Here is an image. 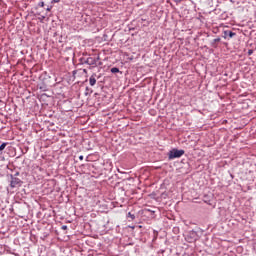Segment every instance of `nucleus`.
Returning <instances> with one entry per match:
<instances>
[{
    "label": "nucleus",
    "mask_w": 256,
    "mask_h": 256,
    "mask_svg": "<svg viewBox=\"0 0 256 256\" xmlns=\"http://www.w3.org/2000/svg\"><path fill=\"white\" fill-rule=\"evenodd\" d=\"M185 155V150H179L177 148H174L169 151L168 153V159L169 161H173V159H179Z\"/></svg>",
    "instance_id": "nucleus-1"
},
{
    "label": "nucleus",
    "mask_w": 256,
    "mask_h": 256,
    "mask_svg": "<svg viewBox=\"0 0 256 256\" xmlns=\"http://www.w3.org/2000/svg\"><path fill=\"white\" fill-rule=\"evenodd\" d=\"M198 235L197 232L194 230H191L190 232H188V234L185 237V240L188 243H195V240L197 239Z\"/></svg>",
    "instance_id": "nucleus-2"
},
{
    "label": "nucleus",
    "mask_w": 256,
    "mask_h": 256,
    "mask_svg": "<svg viewBox=\"0 0 256 256\" xmlns=\"http://www.w3.org/2000/svg\"><path fill=\"white\" fill-rule=\"evenodd\" d=\"M21 186V179L14 177L13 175H11V182H10V187L12 189H15V187H19Z\"/></svg>",
    "instance_id": "nucleus-3"
},
{
    "label": "nucleus",
    "mask_w": 256,
    "mask_h": 256,
    "mask_svg": "<svg viewBox=\"0 0 256 256\" xmlns=\"http://www.w3.org/2000/svg\"><path fill=\"white\" fill-rule=\"evenodd\" d=\"M99 56L96 57V58H93V57H88L86 58V61H84V63H86V65H97V61H99Z\"/></svg>",
    "instance_id": "nucleus-4"
},
{
    "label": "nucleus",
    "mask_w": 256,
    "mask_h": 256,
    "mask_svg": "<svg viewBox=\"0 0 256 256\" xmlns=\"http://www.w3.org/2000/svg\"><path fill=\"white\" fill-rule=\"evenodd\" d=\"M223 33H224V36H223L224 39H227V37H229V39H233V37H235V35H237L235 32H233L231 30H226Z\"/></svg>",
    "instance_id": "nucleus-5"
},
{
    "label": "nucleus",
    "mask_w": 256,
    "mask_h": 256,
    "mask_svg": "<svg viewBox=\"0 0 256 256\" xmlns=\"http://www.w3.org/2000/svg\"><path fill=\"white\" fill-rule=\"evenodd\" d=\"M97 77L96 73H93L90 78H89V83L91 87H95L96 83H97V79L95 78Z\"/></svg>",
    "instance_id": "nucleus-6"
},
{
    "label": "nucleus",
    "mask_w": 256,
    "mask_h": 256,
    "mask_svg": "<svg viewBox=\"0 0 256 256\" xmlns=\"http://www.w3.org/2000/svg\"><path fill=\"white\" fill-rule=\"evenodd\" d=\"M221 41V38H216L211 42V47L217 48V43Z\"/></svg>",
    "instance_id": "nucleus-7"
},
{
    "label": "nucleus",
    "mask_w": 256,
    "mask_h": 256,
    "mask_svg": "<svg viewBox=\"0 0 256 256\" xmlns=\"http://www.w3.org/2000/svg\"><path fill=\"white\" fill-rule=\"evenodd\" d=\"M37 15H40V17L38 18L40 23H43V21H45V15H41V13L37 12Z\"/></svg>",
    "instance_id": "nucleus-8"
},
{
    "label": "nucleus",
    "mask_w": 256,
    "mask_h": 256,
    "mask_svg": "<svg viewBox=\"0 0 256 256\" xmlns=\"http://www.w3.org/2000/svg\"><path fill=\"white\" fill-rule=\"evenodd\" d=\"M85 61H87V58H80L79 59V62H80V65H86V62Z\"/></svg>",
    "instance_id": "nucleus-9"
},
{
    "label": "nucleus",
    "mask_w": 256,
    "mask_h": 256,
    "mask_svg": "<svg viewBox=\"0 0 256 256\" xmlns=\"http://www.w3.org/2000/svg\"><path fill=\"white\" fill-rule=\"evenodd\" d=\"M127 217H129L130 219H132V221H135V214H132L131 212H129L127 214Z\"/></svg>",
    "instance_id": "nucleus-10"
},
{
    "label": "nucleus",
    "mask_w": 256,
    "mask_h": 256,
    "mask_svg": "<svg viewBox=\"0 0 256 256\" xmlns=\"http://www.w3.org/2000/svg\"><path fill=\"white\" fill-rule=\"evenodd\" d=\"M7 147V142H4L0 145V151H3Z\"/></svg>",
    "instance_id": "nucleus-11"
},
{
    "label": "nucleus",
    "mask_w": 256,
    "mask_h": 256,
    "mask_svg": "<svg viewBox=\"0 0 256 256\" xmlns=\"http://www.w3.org/2000/svg\"><path fill=\"white\" fill-rule=\"evenodd\" d=\"M111 73H119V68H117V67H113V68H111Z\"/></svg>",
    "instance_id": "nucleus-12"
},
{
    "label": "nucleus",
    "mask_w": 256,
    "mask_h": 256,
    "mask_svg": "<svg viewBox=\"0 0 256 256\" xmlns=\"http://www.w3.org/2000/svg\"><path fill=\"white\" fill-rule=\"evenodd\" d=\"M38 6H39V7H45V2H39V3H38Z\"/></svg>",
    "instance_id": "nucleus-13"
},
{
    "label": "nucleus",
    "mask_w": 256,
    "mask_h": 256,
    "mask_svg": "<svg viewBox=\"0 0 256 256\" xmlns=\"http://www.w3.org/2000/svg\"><path fill=\"white\" fill-rule=\"evenodd\" d=\"M63 231L67 230V225L62 226Z\"/></svg>",
    "instance_id": "nucleus-14"
},
{
    "label": "nucleus",
    "mask_w": 256,
    "mask_h": 256,
    "mask_svg": "<svg viewBox=\"0 0 256 256\" xmlns=\"http://www.w3.org/2000/svg\"><path fill=\"white\" fill-rule=\"evenodd\" d=\"M248 55H253V50H249Z\"/></svg>",
    "instance_id": "nucleus-15"
},
{
    "label": "nucleus",
    "mask_w": 256,
    "mask_h": 256,
    "mask_svg": "<svg viewBox=\"0 0 256 256\" xmlns=\"http://www.w3.org/2000/svg\"><path fill=\"white\" fill-rule=\"evenodd\" d=\"M175 1V3H181V1H183V0H174Z\"/></svg>",
    "instance_id": "nucleus-16"
},
{
    "label": "nucleus",
    "mask_w": 256,
    "mask_h": 256,
    "mask_svg": "<svg viewBox=\"0 0 256 256\" xmlns=\"http://www.w3.org/2000/svg\"><path fill=\"white\" fill-rule=\"evenodd\" d=\"M79 160L83 161V155L79 156Z\"/></svg>",
    "instance_id": "nucleus-17"
},
{
    "label": "nucleus",
    "mask_w": 256,
    "mask_h": 256,
    "mask_svg": "<svg viewBox=\"0 0 256 256\" xmlns=\"http://www.w3.org/2000/svg\"><path fill=\"white\" fill-rule=\"evenodd\" d=\"M72 73L73 75H77V70H74Z\"/></svg>",
    "instance_id": "nucleus-18"
},
{
    "label": "nucleus",
    "mask_w": 256,
    "mask_h": 256,
    "mask_svg": "<svg viewBox=\"0 0 256 256\" xmlns=\"http://www.w3.org/2000/svg\"><path fill=\"white\" fill-rule=\"evenodd\" d=\"M54 3H59L60 0H52Z\"/></svg>",
    "instance_id": "nucleus-19"
},
{
    "label": "nucleus",
    "mask_w": 256,
    "mask_h": 256,
    "mask_svg": "<svg viewBox=\"0 0 256 256\" xmlns=\"http://www.w3.org/2000/svg\"><path fill=\"white\" fill-rule=\"evenodd\" d=\"M83 73L87 74V69H83Z\"/></svg>",
    "instance_id": "nucleus-20"
},
{
    "label": "nucleus",
    "mask_w": 256,
    "mask_h": 256,
    "mask_svg": "<svg viewBox=\"0 0 256 256\" xmlns=\"http://www.w3.org/2000/svg\"><path fill=\"white\" fill-rule=\"evenodd\" d=\"M46 11H51V8H47Z\"/></svg>",
    "instance_id": "nucleus-21"
},
{
    "label": "nucleus",
    "mask_w": 256,
    "mask_h": 256,
    "mask_svg": "<svg viewBox=\"0 0 256 256\" xmlns=\"http://www.w3.org/2000/svg\"><path fill=\"white\" fill-rule=\"evenodd\" d=\"M86 91H89V87H86Z\"/></svg>",
    "instance_id": "nucleus-22"
},
{
    "label": "nucleus",
    "mask_w": 256,
    "mask_h": 256,
    "mask_svg": "<svg viewBox=\"0 0 256 256\" xmlns=\"http://www.w3.org/2000/svg\"><path fill=\"white\" fill-rule=\"evenodd\" d=\"M161 253H165V250H161Z\"/></svg>",
    "instance_id": "nucleus-23"
},
{
    "label": "nucleus",
    "mask_w": 256,
    "mask_h": 256,
    "mask_svg": "<svg viewBox=\"0 0 256 256\" xmlns=\"http://www.w3.org/2000/svg\"><path fill=\"white\" fill-rule=\"evenodd\" d=\"M16 256H19V254H15Z\"/></svg>",
    "instance_id": "nucleus-24"
}]
</instances>
